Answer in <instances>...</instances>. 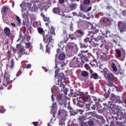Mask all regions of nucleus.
Here are the masks:
<instances>
[{"instance_id": "f257e3e1", "label": "nucleus", "mask_w": 126, "mask_h": 126, "mask_svg": "<svg viewBox=\"0 0 126 126\" xmlns=\"http://www.w3.org/2000/svg\"><path fill=\"white\" fill-rule=\"evenodd\" d=\"M111 101H108V105L107 103H103L104 105V109L107 110L109 108H110L112 110H116L117 105L113 104V103H121V97L119 96H116L114 94H111L110 98Z\"/></svg>"}, {"instance_id": "f03ea898", "label": "nucleus", "mask_w": 126, "mask_h": 126, "mask_svg": "<svg viewBox=\"0 0 126 126\" xmlns=\"http://www.w3.org/2000/svg\"><path fill=\"white\" fill-rule=\"evenodd\" d=\"M76 100L77 101V105L80 108H83L85 105L86 101H90V96L87 94L80 95L77 97Z\"/></svg>"}, {"instance_id": "7ed1b4c3", "label": "nucleus", "mask_w": 126, "mask_h": 126, "mask_svg": "<svg viewBox=\"0 0 126 126\" xmlns=\"http://www.w3.org/2000/svg\"><path fill=\"white\" fill-rule=\"evenodd\" d=\"M37 31L39 34L43 35V41L45 44L47 43V40H51L52 39V35L49 33V32L44 31L42 28H39L37 29Z\"/></svg>"}, {"instance_id": "20e7f679", "label": "nucleus", "mask_w": 126, "mask_h": 126, "mask_svg": "<svg viewBox=\"0 0 126 126\" xmlns=\"http://www.w3.org/2000/svg\"><path fill=\"white\" fill-rule=\"evenodd\" d=\"M80 58H78V57H74L70 63V66L74 68L79 67V65L80 64Z\"/></svg>"}, {"instance_id": "39448f33", "label": "nucleus", "mask_w": 126, "mask_h": 126, "mask_svg": "<svg viewBox=\"0 0 126 126\" xmlns=\"http://www.w3.org/2000/svg\"><path fill=\"white\" fill-rule=\"evenodd\" d=\"M109 54V52L107 51L105 52H104L103 53L102 55H101L99 54V52H96V55L97 57V60H100L101 62H105V61H107L108 60V57L107 56V55Z\"/></svg>"}, {"instance_id": "423d86ee", "label": "nucleus", "mask_w": 126, "mask_h": 126, "mask_svg": "<svg viewBox=\"0 0 126 126\" xmlns=\"http://www.w3.org/2000/svg\"><path fill=\"white\" fill-rule=\"evenodd\" d=\"M32 6V4H31V3H26L25 2H23V3L20 4V6L22 8V12H28V10H27V8H31Z\"/></svg>"}, {"instance_id": "0eeeda50", "label": "nucleus", "mask_w": 126, "mask_h": 126, "mask_svg": "<svg viewBox=\"0 0 126 126\" xmlns=\"http://www.w3.org/2000/svg\"><path fill=\"white\" fill-rule=\"evenodd\" d=\"M4 79H6V83H5L3 85V86L4 87H7L8 85H9V81L10 80V75L9 74L7 73L6 72H4Z\"/></svg>"}, {"instance_id": "6e6552de", "label": "nucleus", "mask_w": 126, "mask_h": 126, "mask_svg": "<svg viewBox=\"0 0 126 126\" xmlns=\"http://www.w3.org/2000/svg\"><path fill=\"white\" fill-rule=\"evenodd\" d=\"M58 115L61 118H63V119H65L67 117V112L64 110L59 109L58 112Z\"/></svg>"}, {"instance_id": "1a4fd4ad", "label": "nucleus", "mask_w": 126, "mask_h": 126, "mask_svg": "<svg viewBox=\"0 0 126 126\" xmlns=\"http://www.w3.org/2000/svg\"><path fill=\"white\" fill-rule=\"evenodd\" d=\"M74 34L77 38H81V37L84 36L85 33L83 30H77Z\"/></svg>"}, {"instance_id": "9d476101", "label": "nucleus", "mask_w": 126, "mask_h": 126, "mask_svg": "<svg viewBox=\"0 0 126 126\" xmlns=\"http://www.w3.org/2000/svg\"><path fill=\"white\" fill-rule=\"evenodd\" d=\"M92 8V7H88L86 5H84L82 4L80 5V10L81 11H83L84 12H87L88 11H90Z\"/></svg>"}, {"instance_id": "9b49d317", "label": "nucleus", "mask_w": 126, "mask_h": 126, "mask_svg": "<svg viewBox=\"0 0 126 126\" xmlns=\"http://www.w3.org/2000/svg\"><path fill=\"white\" fill-rule=\"evenodd\" d=\"M48 4L45 5L44 3L39 2V3L36 5V7L34 8L35 10H40V11H43L44 7H46Z\"/></svg>"}, {"instance_id": "f8f14e48", "label": "nucleus", "mask_w": 126, "mask_h": 126, "mask_svg": "<svg viewBox=\"0 0 126 126\" xmlns=\"http://www.w3.org/2000/svg\"><path fill=\"white\" fill-rule=\"evenodd\" d=\"M95 33H93L92 35H91V37L92 38L91 40L93 39L96 41H99V40H100V37L101 36H98L97 38L96 37V35L97 33H98V32H99V30L98 29L95 30Z\"/></svg>"}, {"instance_id": "ddd939ff", "label": "nucleus", "mask_w": 126, "mask_h": 126, "mask_svg": "<svg viewBox=\"0 0 126 126\" xmlns=\"http://www.w3.org/2000/svg\"><path fill=\"white\" fill-rule=\"evenodd\" d=\"M10 9V8L8 6H3L1 10V12L2 15L3 14H6L8 12V10Z\"/></svg>"}, {"instance_id": "4468645a", "label": "nucleus", "mask_w": 126, "mask_h": 126, "mask_svg": "<svg viewBox=\"0 0 126 126\" xmlns=\"http://www.w3.org/2000/svg\"><path fill=\"white\" fill-rule=\"evenodd\" d=\"M59 85L60 87L61 88L62 91H63L65 95H67L68 90L67 89L65 88V86L62 82H61V84Z\"/></svg>"}, {"instance_id": "2eb2a0df", "label": "nucleus", "mask_w": 126, "mask_h": 126, "mask_svg": "<svg viewBox=\"0 0 126 126\" xmlns=\"http://www.w3.org/2000/svg\"><path fill=\"white\" fill-rule=\"evenodd\" d=\"M91 103H92V100H91V97L90 96V101H86L85 102V105H86V109L87 111H89V110H90V106L91 105Z\"/></svg>"}, {"instance_id": "dca6fc26", "label": "nucleus", "mask_w": 126, "mask_h": 126, "mask_svg": "<svg viewBox=\"0 0 126 126\" xmlns=\"http://www.w3.org/2000/svg\"><path fill=\"white\" fill-rule=\"evenodd\" d=\"M56 99L60 105H63V95H62L61 94H59L57 96Z\"/></svg>"}, {"instance_id": "f3484780", "label": "nucleus", "mask_w": 126, "mask_h": 126, "mask_svg": "<svg viewBox=\"0 0 126 126\" xmlns=\"http://www.w3.org/2000/svg\"><path fill=\"white\" fill-rule=\"evenodd\" d=\"M47 41H48V43L46 46V53L50 54V47H49V45L50 44H51V43H53V37H51V39H47Z\"/></svg>"}, {"instance_id": "a211bd4d", "label": "nucleus", "mask_w": 126, "mask_h": 126, "mask_svg": "<svg viewBox=\"0 0 126 126\" xmlns=\"http://www.w3.org/2000/svg\"><path fill=\"white\" fill-rule=\"evenodd\" d=\"M107 78L109 81L114 82V80H115V75H114V74H113V73H108L107 74Z\"/></svg>"}, {"instance_id": "6ab92c4d", "label": "nucleus", "mask_w": 126, "mask_h": 126, "mask_svg": "<svg viewBox=\"0 0 126 126\" xmlns=\"http://www.w3.org/2000/svg\"><path fill=\"white\" fill-rule=\"evenodd\" d=\"M75 46V44H74V43L69 42L66 45V49H67V50L72 49L74 48Z\"/></svg>"}, {"instance_id": "aec40b11", "label": "nucleus", "mask_w": 126, "mask_h": 126, "mask_svg": "<svg viewBox=\"0 0 126 126\" xmlns=\"http://www.w3.org/2000/svg\"><path fill=\"white\" fill-rule=\"evenodd\" d=\"M69 7L71 10H74L75 9H76V8L77 7V4L76 3H71Z\"/></svg>"}, {"instance_id": "412c9836", "label": "nucleus", "mask_w": 126, "mask_h": 126, "mask_svg": "<svg viewBox=\"0 0 126 126\" xmlns=\"http://www.w3.org/2000/svg\"><path fill=\"white\" fill-rule=\"evenodd\" d=\"M4 32L7 37L10 36V29L9 28L6 27L4 29Z\"/></svg>"}, {"instance_id": "4be33fe9", "label": "nucleus", "mask_w": 126, "mask_h": 126, "mask_svg": "<svg viewBox=\"0 0 126 126\" xmlns=\"http://www.w3.org/2000/svg\"><path fill=\"white\" fill-rule=\"evenodd\" d=\"M70 93L68 94L69 97H75L78 96V94L76 93H73V90L70 89Z\"/></svg>"}, {"instance_id": "5701e85b", "label": "nucleus", "mask_w": 126, "mask_h": 126, "mask_svg": "<svg viewBox=\"0 0 126 126\" xmlns=\"http://www.w3.org/2000/svg\"><path fill=\"white\" fill-rule=\"evenodd\" d=\"M103 36L104 38H105V37H106V38H111V37H112L111 36V32L108 31H106L105 34L104 33Z\"/></svg>"}, {"instance_id": "b1692460", "label": "nucleus", "mask_w": 126, "mask_h": 126, "mask_svg": "<svg viewBox=\"0 0 126 126\" xmlns=\"http://www.w3.org/2000/svg\"><path fill=\"white\" fill-rule=\"evenodd\" d=\"M53 13H55V14H59V15H61V13L60 9L59 8H54L53 9Z\"/></svg>"}, {"instance_id": "393cba45", "label": "nucleus", "mask_w": 126, "mask_h": 126, "mask_svg": "<svg viewBox=\"0 0 126 126\" xmlns=\"http://www.w3.org/2000/svg\"><path fill=\"white\" fill-rule=\"evenodd\" d=\"M109 21V18L107 17H103L100 19V22L102 23H108Z\"/></svg>"}, {"instance_id": "a878e982", "label": "nucleus", "mask_w": 126, "mask_h": 126, "mask_svg": "<svg viewBox=\"0 0 126 126\" xmlns=\"http://www.w3.org/2000/svg\"><path fill=\"white\" fill-rule=\"evenodd\" d=\"M81 49H87L88 48V43H80Z\"/></svg>"}, {"instance_id": "bb28decb", "label": "nucleus", "mask_w": 126, "mask_h": 126, "mask_svg": "<svg viewBox=\"0 0 126 126\" xmlns=\"http://www.w3.org/2000/svg\"><path fill=\"white\" fill-rule=\"evenodd\" d=\"M10 65L9 66V68H10V69L13 68V67H14V65L15 64V62H14V59H12L10 61Z\"/></svg>"}, {"instance_id": "cd10ccee", "label": "nucleus", "mask_w": 126, "mask_h": 126, "mask_svg": "<svg viewBox=\"0 0 126 126\" xmlns=\"http://www.w3.org/2000/svg\"><path fill=\"white\" fill-rule=\"evenodd\" d=\"M81 75L83 76V77H87L89 75L88 72L86 71H82Z\"/></svg>"}, {"instance_id": "c85d7f7f", "label": "nucleus", "mask_w": 126, "mask_h": 126, "mask_svg": "<svg viewBox=\"0 0 126 126\" xmlns=\"http://www.w3.org/2000/svg\"><path fill=\"white\" fill-rule=\"evenodd\" d=\"M111 67L115 72H116V71H118V68H117V66H116V64L115 63H112L111 64Z\"/></svg>"}, {"instance_id": "c756f323", "label": "nucleus", "mask_w": 126, "mask_h": 126, "mask_svg": "<svg viewBox=\"0 0 126 126\" xmlns=\"http://www.w3.org/2000/svg\"><path fill=\"white\" fill-rule=\"evenodd\" d=\"M93 116V112H90L89 113H86V119H91V117Z\"/></svg>"}, {"instance_id": "7c9ffc66", "label": "nucleus", "mask_w": 126, "mask_h": 126, "mask_svg": "<svg viewBox=\"0 0 126 126\" xmlns=\"http://www.w3.org/2000/svg\"><path fill=\"white\" fill-rule=\"evenodd\" d=\"M59 59L60 61H63L65 59V54L63 53H61L59 56Z\"/></svg>"}, {"instance_id": "2f4dec72", "label": "nucleus", "mask_w": 126, "mask_h": 126, "mask_svg": "<svg viewBox=\"0 0 126 126\" xmlns=\"http://www.w3.org/2000/svg\"><path fill=\"white\" fill-rule=\"evenodd\" d=\"M113 111H115V112H116V114L117 115V116H121L122 115V110H120V109H117V106L115 108V109L114 110H112Z\"/></svg>"}, {"instance_id": "473e14b6", "label": "nucleus", "mask_w": 126, "mask_h": 126, "mask_svg": "<svg viewBox=\"0 0 126 126\" xmlns=\"http://www.w3.org/2000/svg\"><path fill=\"white\" fill-rule=\"evenodd\" d=\"M69 37L71 40H77V37L75 36V34L73 33L69 34Z\"/></svg>"}, {"instance_id": "72a5a7b5", "label": "nucleus", "mask_w": 126, "mask_h": 126, "mask_svg": "<svg viewBox=\"0 0 126 126\" xmlns=\"http://www.w3.org/2000/svg\"><path fill=\"white\" fill-rule=\"evenodd\" d=\"M68 18V16H65L62 15L61 18V20L63 22H65L66 21H67Z\"/></svg>"}, {"instance_id": "f704fd0d", "label": "nucleus", "mask_w": 126, "mask_h": 126, "mask_svg": "<svg viewBox=\"0 0 126 126\" xmlns=\"http://www.w3.org/2000/svg\"><path fill=\"white\" fill-rule=\"evenodd\" d=\"M90 78H94V79H98V74L96 73L94 74H92V75L90 76Z\"/></svg>"}, {"instance_id": "c9c22d12", "label": "nucleus", "mask_w": 126, "mask_h": 126, "mask_svg": "<svg viewBox=\"0 0 126 126\" xmlns=\"http://www.w3.org/2000/svg\"><path fill=\"white\" fill-rule=\"evenodd\" d=\"M84 42L85 44H91V41H90V38L89 37L86 38L84 39Z\"/></svg>"}, {"instance_id": "e433bc0d", "label": "nucleus", "mask_w": 126, "mask_h": 126, "mask_svg": "<svg viewBox=\"0 0 126 126\" xmlns=\"http://www.w3.org/2000/svg\"><path fill=\"white\" fill-rule=\"evenodd\" d=\"M70 113L72 115V116H75V115H77L78 114V111H73V110H69Z\"/></svg>"}, {"instance_id": "4c0bfd02", "label": "nucleus", "mask_w": 126, "mask_h": 126, "mask_svg": "<svg viewBox=\"0 0 126 126\" xmlns=\"http://www.w3.org/2000/svg\"><path fill=\"white\" fill-rule=\"evenodd\" d=\"M116 54L118 55L119 58L122 57V52L120 49H117L116 50Z\"/></svg>"}, {"instance_id": "58836bf2", "label": "nucleus", "mask_w": 126, "mask_h": 126, "mask_svg": "<svg viewBox=\"0 0 126 126\" xmlns=\"http://www.w3.org/2000/svg\"><path fill=\"white\" fill-rule=\"evenodd\" d=\"M60 69H58L55 70V77H58L60 75Z\"/></svg>"}, {"instance_id": "ea45409f", "label": "nucleus", "mask_w": 126, "mask_h": 126, "mask_svg": "<svg viewBox=\"0 0 126 126\" xmlns=\"http://www.w3.org/2000/svg\"><path fill=\"white\" fill-rule=\"evenodd\" d=\"M7 55H8V61H9V60H10V59L11 58V57H12V54H11V52L10 51H8L7 52Z\"/></svg>"}, {"instance_id": "a19ab883", "label": "nucleus", "mask_w": 126, "mask_h": 126, "mask_svg": "<svg viewBox=\"0 0 126 126\" xmlns=\"http://www.w3.org/2000/svg\"><path fill=\"white\" fill-rule=\"evenodd\" d=\"M104 96L106 98H109V97H110V92L108 91V93H105L104 94Z\"/></svg>"}, {"instance_id": "79ce46f5", "label": "nucleus", "mask_w": 126, "mask_h": 126, "mask_svg": "<svg viewBox=\"0 0 126 126\" xmlns=\"http://www.w3.org/2000/svg\"><path fill=\"white\" fill-rule=\"evenodd\" d=\"M16 21L18 22L19 24H21V19H20V18H19V17H18V16H17L16 17Z\"/></svg>"}, {"instance_id": "37998d69", "label": "nucleus", "mask_w": 126, "mask_h": 126, "mask_svg": "<svg viewBox=\"0 0 126 126\" xmlns=\"http://www.w3.org/2000/svg\"><path fill=\"white\" fill-rule=\"evenodd\" d=\"M43 20L45 22H49V21H50V18L49 17L45 16L43 18Z\"/></svg>"}, {"instance_id": "c03bdc74", "label": "nucleus", "mask_w": 126, "mask_h": 126, "mask_svg": "<svg viewBox=\"0 0 126 126\" xmlns=\"http://www.w3.org/2000/svg\"><path fill=\"white\" fill-rule=\"evenodd\" d=\"M30 47H31V43L30 42L26 43V49H30Z\"/></svg>"}, {"instance_id": "a18cd8bd", "label": "nucleus", "mask_w": 126, "mask_h": 126, "mask_svg": "<svg viewBox=\"0 0 126 126\" xmlns=\"http://www.w3.org/2000/svg\"><path fill=\"white\" fill-rule=\"evenodd\" d=\"M70 30L72 32H73V24L72 23H71L70 24Z\"/></svg>"}, {"instance_id": "49530a36", "label": "nucleus", "mask_w": 126, "mask_h": 126, "mask_svg": "<svg viewBox=\"0 0 126 126\" xmlns=\"http://www.w3.org/2000/svg\"><path fill=\"white\" fill-rule=\"evenodd\" d=\"M84 4H89L90 3V0H84Z\"/></svg>"}, {"instance_id": "de8ad7c7", "label": "nucleus", "mask_w": 126, "mask_h": 126, "mask_svg": "<svg viewBox=\"0 0 126 126\" xmlns=\"http://www.w3.org/2000/svg\"><path fill=\"white\" fill-rule=\"evenodd\" d=\"M88 124L90 126H94V122H93V121H90L88 122Z\"/></svg>"}, {"instance_id": "09e8293b", "label": "nucleus", "mask_w": 126, "mask_h": 126, "mask_svg": "<svg viewBox=\"0 0 126 126\" xmlns=\"http://www.w3.org/2000/svg\"><path fill=\"white\" fill-rule=\"evenodd\" d=\"M88 52H89V51H88V49H85V50L82 49V50H81V52L82 54H83V53H88Z\"/></svg>"}, {"instance_id": "8fccbe9b", "label": "nucleus", "mask_w": 126, "mask_h": 126, "mask_svg": "<svg viewBox=\"0 0 126 126\" xmlns=\"http://www.w3.org/2000/svg\"><path fill=\"white\" fill-rule=\"evenodd\" d=\"M104 48L106 50L105 52H108V51H109V49H110V46L108 45H105Z\"/></svg>"}, {"instance_id": "3c124183", "label": "nucleus", "mask_w": 126, "mask_h": 126, "mask_svg": "<svg viewBox=\"0 0 126 126\" xmlns=\"http://www.w3.org/2000/svg\"><path fill=\"white\" fill-rule=\"evenodd\" d=\"M21 73H22V71H21V69L19 70V71L16 74V76H20L21 75Z\"/></svg>"}, {"instance_id": "603ef678", "label": "nucleus", "mask_w": 126, "mask_h": 126, "mask_svg": "<svg viewBox=\"0 0 126 126\" xmlns=\"http://www.w3.org/2000/svg\"><path fill=\"white\" fill-rule=\"evenodd\" d=\"M5 111H6V109H5L0 110V114H4V113H5Z\"/></svg>"}, {"instance_id": "864d4df0", "label": "nucleus", "mask_w": 126, "mask_h": 126, "mask_svg": "<svg viewBox=\"0 0 126 126\" xmlns=\"http://www.w3.org/2000/svg\"><path fill=\"white\" fill-rule=\"evenodd\" d=\"M78 120L80 121V122H83L84 121V117L82 116H80Z\"/></svg>"}, {"instance_id": "5fc2aeb1", "label": "nucleus", "mask_w": 126, "mask_h": 126, "mask_svg": "<svg viewBox=\"0 0 126 126\" xmlns=\"http://www.w3.org/2000/svg\"><path fill=\"white\" fill-rule=\"evenodd\" d=\"M118 27L119 28L121 32H124V28L121 27V26H120V24H118Z\"/></svg>"}, {"instance_id": "6e6d98bb", "label": "nucleus", "mask_w": 126, "mask_h": 126, "mask_svg": "<svg viewBox=\"0 0 126 126\" xmlns=\"http://www.w3.org/2000/svg\"><path fill=\"white\" fill-rule=\"evenodd\" d=\"M69 40V37H67V36L64 38V43H67V41Z\"/></svg>"}, {"instance_id": "4d7b16f0", "label": "nucleus", "mask_w": 126, "mask_h": 126, "mask_svg": "<svg viewBox=\"0 0 126 126\" xmlns=\"http://www.w3.org/2000/svg\"><path fill=\"white\" fill-rule=\"evenodd\" d=\"M85 67H86L87 69H90V68H91V67L89 66V65L88 64H85Z\"/></svg>"}, {"instance_id": "13d9d810", "label": "nucleus", "mask_w": 126, "mask_h": 126, "mask_svg": "<svg viewBox=\"0 0 126 126\" xmlns=\"http://www.w3.org/2000/svg\"><path fill=\"white\" fill-rule=\"evenodd\" d=\"M96 117L97 119H99V120H104V117H103V116L97 115Z\"/></svg>"}, {"instance_id": "bf43d9fd", "label": "nucleus", "mask_w": 126, "mask_h": 126, "mask_svg": "<svg viewBox=\"0 0 126 126\" xmlns=\"http://www.w3.org/2000/svg\"><path fill=\"white\" fill-rule=\"evenodd\" d=\"M77 111H78V112H79L81 115H82L83 112H84V111L82 109H78Z\"/></svg>"}, {"instance_id": "052dcab7", "label": "nucleus", "mask_w": 126, "mask_h": 126, "mask_svg": "<svg viewBox=\"0 0 126 126\" xmlns=\"http://www.w3.org/2000/svg\"><path fill=\"white\" fill-rule=\"evenodd\" d=\"M58 77H64V74L61 73L60 74H59V75L58 76Z\"/></svg>"}, {"instance_id": "680f3d73", "label": "nucleus", "mask_w": 126, "mask_h": 126, "mask_svg": "<svg viewBox=\"0 0 126 126\" xmlns=\"http://www.w3.org/2000/svg\"><path fill=\"white\" fill-rule=\"evenodd\" d=\"M32 124L34 126H38V125H39V123L38 122H33Z\"/></svg>"}, {"instance_id": "e2e57ef3", "label": "nucleus", "mask_w": 126, "mask_h": 126, "mask_svg": "<svg viewBox=\"0 0 126 126\" xmlns=\"http://www.w3.org/2000/svg\"><path fill=\"white\" fill-rule=\"evenodd\" d=\"M108 72H109L108 70H107V69H104L103 70V73H104V74H105V75L108 74Z\"/></svg>"}, {"instance_id": "0e129e2a", "label": "nucleus", "mask_w": 126, "mask_h": 126, "mask_svg": "<svg viewBox=\"0 0 126 126\" xmlns=\"http://www.w3.org/2000/svg\"><path fill=\"white\" fill-rule=\"evenodd\" d=\"M32 66V65L31 64H28L27 66H26V68H31Z\"/></svg>"}, {"instance_id": "69168bd1", "label": "nucleus", "mask_w": 126, "mask_h": 126, "mask_svg": "<svg viewBox=\"0 0 126 126\" xmlns=\"http://www.w3.org/2000/svg\"><path fill=\"white\" fill-rule=\"evenodd\" d=\"M11 26H12V27H13L14 28H16V24L13 23H11Z\"/></svg>"}, {"instance_id": "338daca9", "label": "nucleus", "mask_w": 126, "mask_h": 126, "mask_svg": "<svg viewBox=\"0 0 126 126\" xmlns=\"http://www.w3.org/2000/svg\"><path fill=\"white\" fill-rule=\"evenodd\" d=\"M50 31L51 32H55V28H54L53 27H51Z\"/></svg>"}, {"instance_id": "774afa93", "label": "nucleus", "mask_w": 126, "mask_h": 126, "mask_svg": "<svg viewBox=\"0 0 126 126\" xmlns=\"http://www.w3.org/2000/svg\"><path fill=\"white\" fill-rule=\"evenodd\" d=\"M123 15H124V16H126V11L124 10L122 12Z\"/></svg>"}]
</instances>
